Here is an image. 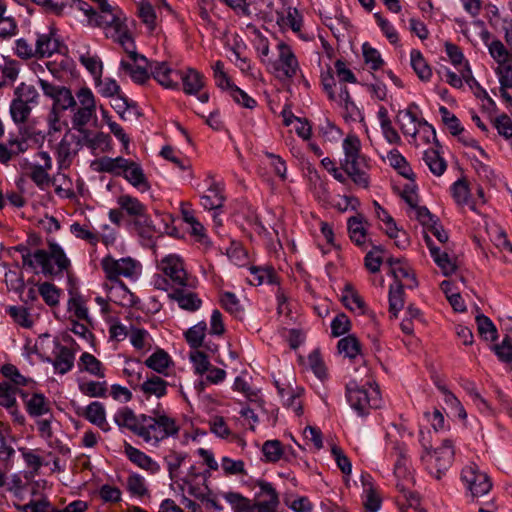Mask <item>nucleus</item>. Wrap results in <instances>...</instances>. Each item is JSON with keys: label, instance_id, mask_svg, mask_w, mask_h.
Returning <instances> with one entry per match:
<instances>
[{"label": "nucleus", "instance_id": "obj_1", "mask_svg": "<svg viewBox=\"0 0 512 512\" xmlns=\"http://www.w3.org/2000/svg\"><path fill=\"white\" fill-rule=\"evenodd\" d=\"M49 249V252L39 249L31 254L24 245L15 247V250L21 254L23 266L35 269L38 265L45 276L61 274L69 267L70 261L58 244L51 243Z\"/></svg>", "mask_w": 512, "mask_h": 512}, {"label": "nucleus", "instance_id": "obj_2", "mask_svg": "<svg viewBox=\"0 0 512 512\" xmlns=\"http://www.w3.org/2000/svg\"><path fill=\"white\" fill-rule=\"evenodd\" d=\"M95 16L91 18V25L101 27L107 38L118 42L131 35L125 23L126 18L118 7L112 6L107 0H93Z\"/></svg>", "mask_w": 512, "mask_h": 512}, {"label": "nucleus", "instance_id": "obj_3", "mask_svg": "<svg viewBox=\"0 0 512 512\" xmlns=\"http://www.w3.org/2000/svg\"><path fill=\"white\" fill-rule=\"evenodd\" d=\"M142 423L140 438L154 446L179 432L176 420L170 417L160 404L151 410L149 415L145 414V417H142Z\"/></svg>", "mask_w": 512, "mask_h": 512}, {"label": "nucleus", "instance_id": "obj_4", "mask_svg": "<svg viewBox=\"0 0 512 512\" xmlns=\"http://www.w3.org/2000/svg\"><path fill=\"white\" fill-rule=\"evenodd\" d=\"M361 143L357 136L348 135L343 141L344 159L341 161V168L362 188L369 187V177L366 173L368 163L366 157L360 153Z\"/></svg>", "mask_w": 512, "mask_h": 512}, {"label": "nucleus", "instance_id": "obj_5", "mask_svg": "<svg viewBox=\"0 0 512 512\" xmlns=\"http://www.w3.org/2000/svg\"><path fill=\"white\" fill-rule=\"evenodd\" d=\"M346 396L351 408L360 416L367 415L370 409H376L381 404L379 388L370 381L363 385L350 381L346 386Z\"/></svg>", "mask_w": 512, "mask_h": 512}, {"label": "nucleus", "instance_id": "obj_6", "mask_svg": "<svg viewBox=\"0 0 512 512\" xmlns=\"http://www.w3.org/2000/svg\"><path fill=\"white\" fill-rule=\"evenodd\" d=\"M75 99L78 107L76 108L71 122L73 128L81 134H84L85 140L94 145V139L91 138V132L85 128V126L92 120L96 119V99L88 87H81L75 94Z\"/></svg>", "mask_w": 512, "mask_h": 512}, {"label": "nucleus", "instance_id": "obj_7", "mask_svg": "<svg viewBox=\"0 0 512 512\" xmlns=\"http://www.w3.org/2000/svg\"><path fill=\"white\" fill-rule=\"evenodd\" d=\"M392 457L395 458L394 464V475L398 479L396 483L397 489L403 493L404 497L409 501L410 508L417 512H423V509H418L417 497L410 492V487L413 484V478L408 467V459L406 457V447L403 444L396 443L391 453Z\"/></svg>", "mask_w": 512, "mask_h": 512}, {"label": "nucleus", "instance_id": "obj_8", "mask_svg": "<svg viewBox=\"0 0 512 512\" xmlns=\"http://www.w3.org/2000/svg\"><path fill=\"white\" fill-rule=\"evenodd\" d=\"M425 452L421 455V461L427 471L437 480L449 470L454 459V449L452 441L446 439L442 445L433 451H430L423 444Z\"/></svg>", "mask_w": 512, "mask_h": 512}, {"label": "nucleus", "instance_id": "obj_9", "mask_svg": "<svg viewBox=\"0 0 512 512\" xmlns=\"http://www.w3.org/2000/svg\"><path fill=\"white\" fill-rule=\"evenodd\" d=\"M117 43L121 45L130 59V61L121 60L120 68L125 71L134 82L144 84L149 79L147 58L137 53L135 42L131 35Z\"/></svg>", "mask_w": 512, "mask_h": 512}, {"label": "nucleus", "instance_id": "obj_10", "mask_svg": "<svg viewBox=\"0 0 512 512\" xmlns=\"http://www.w3.org/2000/svg\"><path fill=\"white\" fill-rule=\"evenodd\" d=\"M101 266L110 281H118L119 278H137L141 273V264L131 257L115 259L111 255L105 256Z\"/></svg>", "mask_w": 512, "mask_h": 512}, {"label": "nucleus", "instance_id": "obj_11", "mask_svg": "<svg viewBox=\"0 0 512 512\" xmlns=\"http://www.w3.org/2000/svg\"><path fill=\"white\" fill-rule=\"evenodd\" d=\"M66 51L67 47L55 29L48 28L47 31L36 34L34 44L36 58L51 57L55 53L64 54Z\"/></svg>", "mask_w": 512, "mask_h": 512}, {"label": "nucleus", "instance_id": "obj_12", "mask_svg": "<svg viewBox=\"0 0 512 512\" xmlns=\"http://www.w3.org/2000/svg\"><path fill=\"white\" fill-rule=\"evenodd\" d=\"M461 479L466 484L473 497H480L487 494L492 483L488 475L479 470L476 464H470L463 468Z\"/></svg>", "mask_w": 512, "mask_h": 512}, {"label": "nucleus", "instance_id": "obj_13", "mask_svg": "<svg viewBox=\"0 0 512 512\" xmlns=\"http://www.w3.org/2000/svg\"><path fill=\"white\" fill-rule=\"evenodd\" d=\"M84 144L91 148L95 147V145L91 146V144L85 140L84 134H82V137H80L73 133L67 132L57 147V158L59 164L61 166L69 165L72 158L78 153ZM94 144L96 143L94 142Z\"/></svg>", "mask_w": 512, "mask_h": 512}, {"label": "nucleus", "instance_id": "obj_14", "mask_svg": "<svg viewBox=\"0 0 512 512\" xmlns=\"http://www.w3.org/2000/svg\"><path fill=\"white\" fill-rule=\"evenodd\" d=\"M259 492L256 501L251 504V512H277L280 504L279 496L273 486L266 482H258Z\"/></svg>", "mask_w": 512, "mask_h": 512}, {"label": "nucleus", "instance_id": "obj_15", "mask_svg": "<svg viewBox=\"0 0 512 512\" xmlns=\"http://www.w3.org/2000/svg\"><path fill=\"white\" fill-rule=\"evenodd\" d=\"M158 269L168 276L177 286H188L187 272L182 259L175 254H169L158 263Z\"/></svg>", "mask_w": 512, "mask_h": 512}, {"label": "nucleus", "instance_id": "obj_16", "mask_svg": "<svg viewBox=\"0 0 512 512\" xmlns=\"http://www.w3.org/2000/svg\"><path fill=\"white\" fill-rule=\"evenodd\" d=\"M278 60L274 63V69L282 73L285 78H293L299 70V64L296 56L294 55L291 47L284 42H279Z\"/></svg>", "mask_w": 512, "mask_h": 512}, {"label": "nucleus", "instance_id": "obj_17", "mask_svg": "<svg viewBox=\"0 0 512 512\" xmlns=\"http://www.w3.org/2000/svg\"><path fill=\"white\" fill-rule=\"evenodd\" d=\"M417 109L418 106L415 103H411L407 109L399 111L396 117V122L402 133L413 138L418 134V126L422 123L426 124L425 121L418 118L416 114Z\"/></svg>", "mask_w": 512, "mask_h": 512}, {"label": "nucleus", "instance_id": "obj_18", "mask_svg": "<svg viewBox=\"0 0 512 512\" xmlns=\"http://www.w3.org/2000/svg\"><path fill=\"white\" fill-rule=\"evenodd\" d=\"M387 264L390 266V272L394 277V283L404 284L408 289H414L418 286V282L412 269L401 259L388 258Z\"/></svg>", "mask_w": 512, "mask_h": 512}, {"label": "nucleus", "instance_id": "obj_19", "mask_svg": "<svg viewBox=\"0 0 512 512\" xmlns=\"http://www.w3.org/2000/svg\"><path fill=\"white\" fill-rule=\"evenodd\" d=\"M142 417H145V414L136 415L129 407H123L115 413L114 421L119 427L126 428L140 437L143 427Z\"/></svg>", "mask_w": 512, "mask_h": 512}, {"label": "nucleus", "instance_id": "obj_20", "mask_svg": "<svg viewBox=\"0 0 512 512\" xmlns=\"http://www.w3.org/2000/svg\"><path fill=\"white\" fill-rule=\"evenodd\" d=\"M169 298L176 301L181 309L187 311H196L202 305V300L198 295L191 290L187 289V286H179L169 293Z\"/></svg>", "mask_w": 512, "mask_h": 512}, {"label": "nucleus", "instance_id": "obj_21", "mask_svg": "<svg viewBox=\"0 0 512 512\" xmlns=\"http://www.w3.org/2000/svg\"><path fill=\"white\" fill-rule=\"evenodd\" d=\"M124 447L125 454L128 459L141 469L147 470L152 474L157 473L160 470L159 464L141 450L133 447L129 443H125Z\"/></svg>", "mask_w": 512, "mask_h": 512}, {"label": "nucleus", "instance_id": "obj_22", "mask_svg": "<svg viewBox=\"0 0 512 512\" xmlns=\"http://www.w3.org/2000/svg\"><path fill=\"white\" fill-rule=\"evenodd\" d=\"M26 411L31 417H41L50 413L51 407L49 400L41 393H33L23 398Z\"/></svg>", "mask_w": 512, "mask_h": 512}, {"label": "nucleus", "instance_id": "obj_23", "mask_svg": "<svg viewBox=\"0 0 512 512\" xmlns=\"http://www.w3.org/2000/svg\"><path fill=\"white\" fill-rule=\"evenodd\" d=\"M363 487L364 506L370 512H376L381 505L380 497L374 487L372 478L368 474L361 475Z\"/></svg>", "mask_w": 512, "mask_h": 512}, {"label": "nucleus", "instance_id": "obj_24", "mask_svg": "<svg viewBox=\"0 0 512 512\" xmlns=\"http://www.w3.org/2000/svg\"><path fill=\"white\" fill-rule=\"evenodd\" d=\"M425 240L433 260L442 270L443 274L446 276L452 274L456 270V265L449 255L445 251H441L440 248L436 247L429 236L426 235Z\"/></svg>", "mask_w": 512, "mask_h": 512}, {"label": "nucleus", "instance_id": "obj_25", "mask_svg": "<svg viewBox=\"0 0 512 512\" xmlns=\"http://www.w3.org/2000/svg\"><path fill=\"white\" fill-rule=\"evenodd\" d=\"M168 383L160 376L151 374L146 377V380L140 385V390L146 397L152 395L161 398L167 394Z\"/></svg>", "mask_w": 512, "mask_h": 512}, {"label": "nucleus", "instance_id": "obj_26", "mask_svg": "<svg viewBox=\"0 0 512 512\" xmlns=\"http://www.w3.org/2000/svg\"><path fill=\"white\" fill-rule=\"evenodd\" d=\"M365 224V218L360 214L350 217L347 221L350 239L360 247L366 243Z\"/></svg>", "mask_w": 512, "mask_h": 512}, {"label": "nucleus", "instance_id": "obj_27", "mask_svg": "<svg viewBox=\"0 0 512 512\" xmlns=\"http://www.w3.org/2000/svg\"><path fill=\"white\" fill-rule=\"evenodd\" d=\"M173 75L178 76L179 73L172 70L165 62H157L152 68L153 78L165 88L176 87L177 83L173 79Z\"/></svg>", "mask_w": 512, "mask_h": 512}, {"label": "nucleus", "instance_id": "obj_28", "mask_svg": "<svg viewBox=\"0 0 512 512\" xmlns=\"http://www.w3.org/2000/svg\"><path fill=\"white\" fill-rule=\"evenodd\" d=\"M57 352L53 366L56 372L65 374L70 371L74 365V353L71 349L57 343Z\"/></svg>", "mask_w": 512, "mask_h": 512}, {"label": "nucleus", "instance_id": "obj_29", "mask_svg": "<svg viewBox=\"0 0 512 512\" xmlns=\"http://www.w3.org/2000/svg\"><path fill=\"white\" fill-rule=\"evenodd\" d=\"M251 277L248 278V281L251 285H261L264 283L267 284H277L278 278L275 273V270L271 266L264 267H251L250 268Z\"/></svg>", "mask_w": 512, "mask_h": 512}, {"label": "nucleus", "instance_id": "obj_30", "mask_svg": "<svg viewBox=\"0 0 512 512\" xmlns=\"http://www.w3.org/2000/svg\"><path fill=\"white\" fill-rule=\"evenodd\" d=\"M122 172L124 178L134 187L149 188L143 169L138 163L128 160Z\"/></svg>", "mask_w": 512, "mask_h": 512}, {"label": "nucleus", "instance_id": "obj_31", "mask_svg": "<svg viewBox=\"0 0 512 512\" xmlns=\"http://www.w3.org/2000/svg\"><path fill=\"white\" fill-rule=\"evenodd\" d=\"M16 395L22 399L26 398V393L19 387L11 383H0V405L6 408H13L16 404Z\"/></svg>", "mask_w": 512, "mask_h": 512}, {"label": "nucleus", "instance_id": "obj_32", "mask_svg": "<svg viewBox=\"0 0 512 512\" xmlns=\"http://www.w3.org/2000/svg\"><path fill=\"white\" fill-rule=\"evenodd\" d=\"M410 63L418 78L422 81H429L432 76V70L422 53L413 49L410 53Z\"/></svg>", "mask_w": 512, "mask_h": 512}, {"label": "nucleus", "instance_id": "obj_33", "mask_svg": "<svg viewBox=\"0 0 512 512\" xmlns=\"http://www.w3.org/2000/svg\"><path fill=\"white\" fill-rule=\"evenodd\" d=\"M389 164L396 169L400 175L408 180L414 181L415 174L407 163L406 159L396 149L391 150L387 155Z\"/></svg>", "mask_w": 512, "mask_h": 512}, {"label": "nucleus", "instance_id": "obj_34", "mask_svg": "<svg viewBox=\"0 0 512 512\" xmlns=\"http://www.w3.org/2000/svg\"><path fill=\"white\" fill-rule=\"evenodd\" d=\"M21 166L29 168V172L27 175L31 178V180L38 186L43 188L44 186H48L50 183V177L48 171L50 168H45L41 165L31 164L27 160H24Z\"/></svg>", "mask_w": 512, "mask_h": 512}, {"label": "nucleus", "instance_id": "obj_35", "mask_svg": "<svg viewBox=\"0 0 512 512\" xmlns=\"http://www.w3.org/2000/svg\"><path fill=\"white\" fill-rule=\"evenodd\" d=\"M117 203L122 210L126 211L128 215L134 218L139 215H143L144 212H147L145 205H143L137 198L127 194L119 196Z\"/></svg>", "mask_w": 512, "mask_h": 512}, {"label": "nucleus", "instance_id": "obj_36", "mask_svg": "<svg viewBox=\"0 0 512 512\" xmlns=\"http://www.w3.org/2000/svg\"><path fill=\"white\" fill-rule=\"evenodd\" d=\"M404 284H392L389 288V312L397 317L404 306Z\"/></svg>", "mask_w": 512, "mask_h": 512}, {"label": "nucleus", "instance_id": "obj_37", "mask_svg": "<svg viewBox=\"0 0 512 512\" xmlns=\"http://www.w3.org/2000/svg\"><path fill=\"white\" fill-rule=\"evenodd\" d=\"M224 196L219 185H212L205 195L202 196L201 204L205 209L216 210L223 206Z\"/></svg>", "mask_w": 512, "mask_h": 512}, {"label": "nucleus", "instance_id": "obj_38", "mask_svg": "<svg viewBox=\"0 0 512 512\" xmlns=\"http://www.w3.org/2000/svg\"><path fill=\"white\" fill-rule=\"evenodd\" d=\"M171 363V358L164 350H157L145 360V365L153 371L163 374Z\"/></svg>", "mask_w": 512, "mask_h": 512}, {"label": "nucleus", "instance_id": "obj_39", "mask_svg": "<svg viewBox=\"0 0 512 512\" xmlns=\"http://www.w3.org/2000/svg\"><path fill=\"white\" fill-rule=\"evenodd\" d=\"M127 163L128 159L123 157H103L97 162L99 171L112 173L115 175H122V171L126 167Z\"/></svg>", "mask_w": 512, "mask_h": 512}, {"label": "nucleus", "instance_id": "obj_40", "mask_svg": "<svg viewBox=\"0 0 512 512\" xmlns=\"http://www.w3.org/2000/svg\"><path fill=\"white\" fill-rule=\"evenodd\" d=\"M342 302L346 308L351 311H359V313H364L365 303L362 297L353 289L350 284L345 286Z\"/></svg>", "mask_w": 512, "mask_h": 512}, {"label": "nucleus", "instance_id": "obj_41", "mask_svg": "<svg viewBox=\"0 0 512 512\" xmlns=\"http://www.w3.org/2000/svg\"><path fill=\"white\" fill-rule=\"evenodd\" d=\"M78 365L80 370H85L96 377L104 378L105 376L102 363L88 352L81 355Z\"/></svg>", "mask_w": 512, "mask_h": 512}, {"label": "nucleus", "instance_id": "obj_42", "mask_svg": "<svg viewBox=\"0 0 512 512\" xmlns=\"http://www.w3.org/2000/svg\"><path fill=\"white\" fill-rule=\"evenodd\" d=\"M423 160L430 171L436 176H441L446 170L447 165L445 160L440 156L438 151L434 149L425 151Z\"/></svg>", "mask_w": 512, "mask_h": 512}, {"label": "nucleus", "instance_id": "obj_43", "mask_svg": "<svg viewBox=\"0 0 512 512\" xmlns=\"http://www.w3.org/2000/svg\"><path fill=\"white\" fill-rule=\"evenodd\" d=\"M126 487L129 493L133 496L142 498L149 494L146 481L144 477L137 473H132L128 476Z\"/></svg>", "mask_w": 512, "mask_h": 512}, {"label": "nucleus", "instance_id": "obj_44", "mask_svg": "<svg viewBox=\"0 0 512 512\" xmlns=\"http://www.w3.org/2000/svg\"><path fill=\"white\" fill-rule=\"evenodd\" d=\"M477 330L485 340L495 341L498 338V332L493 322L487 316L479 314L476 316Z\"/></svg>", "mask_w": 512, "mask_h": 512}, {"label": "nucleus", "instance_id": "obj_45", "mask_svg": "<svg viewBox=\"0 0 512 512\" xmlns=\"http://www.w3.org/2000/svg\"><path fill=\"white\" fill-rule=\"evenodd\" d=\"M181 78L183 89L187 94H197L203 87V77L196 70L190 69L187 74Z\"/></svg>", "mask_w": 512, "mask_h": 512}, {"label": "nucleus", "instance_id": "obj_46", "mask_svg": "<svg viewBox=\"0 0 512 512\" xmlns=\"http://www.w3.org/2000/svg\"><path fill=\"white\" fill-rule=\"evenodd\" d=\"M337 348L339 353L351 359L355 358L361 352L360 342L354 335H348L340 339Z\"/></svg>", "mask_w": 512, "mask_h": 512}, {"label": "nucleus", "instance_id": "obj_47", "mask_svg": "<svg viewBox=\"0 0 512 512\" xmlns=\"http://www.w3.org/2000/svg\"><path fill=\"white\" fill-rule=\"evenodd\" d=\"M335 101L343 107L347 116L355 118L360 115V110L352 100L349 90L345 85L340 87V92Z\"/></svg>", "mask_w": 512, "mask_h": 512}, {"label": "nucleus", "instance_id": "obj_48", "mask_svg": "<svg viewBox=\"0 0 512 512\" xmlns=\"http://www.w3.org/2000/svg\"><path fill=\"white\" fill-rule=\"evenodd\" d=\"M18 74V63L14 60H4V63L0 65V87L13 83Z\"/></svg>", "mask_w": 512, "mask_h": 512}, {"label": "nucleus", "instance_id": "obj_49", "mask_svg": "<svg viewBox=\"0 0 512 512\" xmlns=\"http://www.w3.org/2000/svg\"><path fill=\"white\" fill-rule=\"evenodd\" d=\"M206 329V323L204 321H201L196 325L192 326L191 328H189L188 331L185 333L186 341L192 348L197 349L202 346Z\"/></svg>", "mask_w": 512, "mask_h": 512}, {"label": "nucleus", "instance_id": "obj_50", "mask_svg": "<svg viewBox=\"0 0 512 512\" xmlns=\"http://www.w3.org/2000/svg\"><path fill=\"white\" fill-rule=\"evenodd\" d=\"M488 50L491 57L500 65L512 61V54L507 50L504 44L496 39L488 45Z\"/></svg>", "mask_w": 512, "mask_h": 512}, {"label": "nucleus", "instance_id": "obj_51", "mask_svg": "<svg viewBox=\"0 0 512 512\" xmlns=\"http://www.w3.org/2000/svg\"><path fill=\"white\" fill-rule=\"evenodd\" d=\"M16 508L21 512H60L47 498L31 500L25 505H17Z\"/></svg>", "mask_w": 512, "mask_h": 512}, {"label": "nucleus", "instance_id": "obj_52", "mask_svg": "<svg viewBox=\"0 0 512 512\" xmlns=\"http://www.w3.org/2000/svg\"><path fill=\"white\" fill-rule=\"evenodd\" d=\"M76 106L77 102L71 90L67 87H64L62 90H60V93L54 99L52 109L65 111L70 108H75Z\"/></svg>", "mask_w": 512, "mask_h": 512}, {"label": "nucleus", "instance_id": "obj_53", "mask_svg": "<svg viewBox=\"0 0 512 512\" xmlns=\"http://www.w3.org/2000/svg\"><path fill=\"white\" fill-rule=\"evenodd\" d=\"M220 302L222 307L235 317H241L243 308L239 299L232 292H224L221 294Z\"/></svg>", "mask_w": 512, "mask_h": 512}, {"label": "nucleus", "instance_id": "obj_54", "mask_svg": "<svg viewBox=\"0 0 512 512\" xmlns=\"http://www.w3.org/2000/svg\"><path fill=\"white\" fill-rule=\"evenodd\" d=\"M80 63L91 73L95 81H99L102 76L103 65L98 56L83 54L79 57Z\"/></svg>", "mask_w": 512, "mask_h": 512}, {"label": "nucleus", "instance_id": "obj_55", "mask_svg": "<svg viewBox=\"0 0 512 512\" xmlns=\"http://www.w3.org/2000/svg\"><path fill=\"white\" fill-rule=\"evenodd\" d=\"M31 112V107L29 104L24 103L22 100H18L15 98L10 106V113L12 119L16 123H24L28 119Z\"/></svg>", "mask_w": 512, "mask_h": 512}, {"label": "nucleus", "instance_id": "obj_56", "mask_svg": "<svg viewBox=\"0 0 512 512\" xmlns=\"http://www.w3.org/2000/svg\"><path fill=\"white\" fill-rule=\"evenodd\" d=\"M79 390L89 397H105L107 393V384L105 381H89L79 384Z\"/></svg>", "mask_w": 512, "mask_h": 512}, {"label": "nucleus", "instance_id": "obj_57", "mask_svg": "<svg viewBox=\"0 0 512 512\" xmlns=\"http://www.w3.org/2000/svg\"><path fill=\"white\" fill-rule=\"evenodd\" d=\"M70 230L75 237L87 241L91 245H96L100 241L99 234L90 230L85 225L79 223H73Z\"/></svg>", "mask_w": 512, "mask_h": 512}, {"label": "nucleus", "instance_id": "obj_58", "mask_svg": "<svg viewBox=\"0 0 512 512\" xmlns=\"http://www.w3.org/2000/svg\"><path fill=\"white\" fill-rule=\"evenodd\" d=\"M186 457L187 455L185 453H180L176 451H171L165 457L167 469L171 480H175L178 477V470L181 467L184 460L186 459Z\"/></svg>", "mask_w": 512, "mask_h": 512}, {"label": "nucleus", "instance_id": "obj_59", "mask_svg": "<svg viewBox=\"0 0 512 512\" xmlns=\"http://www.w3.org/2000/svg\"><path fill=\"white\" fill-rule=\"evenodd\" d=\"M39 294L49 306H56L59 303L60 291L56 286L49 282L39 285Z\"/></svg>", "mask_w": 512, "mask_h": 512}, {"label": "nucleus", "instance_id": "obj_60", "mask_svg": "<svg viewBox=\"0 0 512 512\" xmlns=\"http://www.w3.org/2000/svg\"><path fill=\"white\" fill-rule=\"evenodd\" d=\"M224 498L233 506L236 512H251V501L241 494L229 492L224 494Z\"/></svg>", "mask_w": 512, "mask_h": 512}, {"label": "nucleus", "instance_id": "obj_61", "mask_svg": "<svg viewBox=\"0 0 512 512\" xmlns=\"http://www.w3.org/2000/svg\"><path fill=\"white\" fill-rule=\"evenodd\" d=\"M262 452L267 461L276 462L283 454L282 444L279 440H268L263 444Z\"/></svg>", "mask_w": 512, "mask_h": 512}, {"label": "nucleus", "instance_id": "obj_62", "mask_svg": "<svg viewBox=\"0 0 512 512\" xmlns=\"http://www.w3.org/2000/svg\"><path fill=\"white\" fill-rule=\"evenodd\" d=\"M15 95L18 100H22L27 104H36L39 97L37 90L32 85L21 83L15 89Z\"/></svg>", "mask_w": 512, "mask_h": 512}, {"label": "nucleus", "instance_id": "obj_63", "mask_svg": "<svg viewBox=\"0 0 512 512\" xmlns=\"http://www.w3.org/2000/svg\"><path fill=\"white\" fill-rule=\"evenodd\" d=\"M6 312L10 315V317L14 320L15 323L25 328L31 327L32 320L30 319L29 313L27 312L26 308L18 306H8L6 308Z\"/></svg>", "mask_w": 512, "mask_h": 512}, {"label": "nucleus", "instance_id": "obj_64", "mask_svg": "<svg viewBox=\"0 0 512 512\" xmlns=\"http://www.w3.org/2000/svg\"><path fill=\"white\" fill-rule=\"evenodd\" d=\"M493 350L501 361L512 362V343L508 335L503 338L500 344L494 345Z\"/></svg>", "mask_w": 512, "mask_h": 512}]
</instances>
